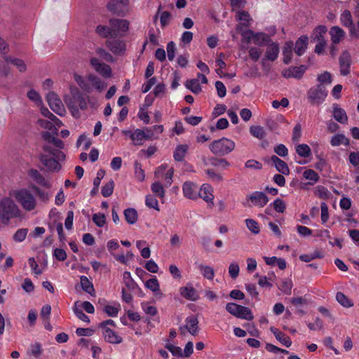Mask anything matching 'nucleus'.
Segmentation results:
<instances>
[{"instance_id":"1","label":"nucleus","mask_w":359,"mask_h":359,"mask_svg":"<svg viewBox=\"0 0 359 359\" xmlns=\"http://www.w3.org/2000/svg\"><path fill=\"white\" fill-rule=\"evenodd\" d=\"M41 136L46 142L42 146L43 154H46L49 156H54L60 160H65V155L61 151L65 147L64 142L47 131L43 132Z\"/></svg>"},{"instance_id":"2","label":"nucleus","mask_w":359,"mask_h":359,"mask_svg":"<svg viewBox=\"0 0 359 359\" xmlns=\"http://www.w3.org/2000/svg\"><path fill=\"white\" fill-rule=\"evenodd\" d=\"M20 210L15 202L8 198H4L0 203V217L4 223H8L11 219L18 217Z\"/></svg>"},{"instance_id":"3","label":"nucleus","mask_w":359,"mask_h":359,"mask_svg":"<svg viewBox=\"0 0 359 359\" xmlns=\"http://www.w3.org/2000/svg\"><path fill=\"white\" fill-rule=\"evenodd\" d=\"M235 142L228 138L222 137L214 140L209 146L210 150L216 156H224L235 149Z\"/></svg>"},{"instance_id":"4","label":"nucleus","mask_w":359,"mask_h":359,"mask_svg":"<svg viewBox=\"0 0 359 359\" xmlns=\"http://www.w3.org/2000/svg\"><path fill=\"white\" fill-rule=\"evenodd\" d=\"M15 198L26 211H32L36 207V201L30 191L22 189L16 191Z\"/></svg>"},{"instance_id":"5","label":"nucleus","mask_w":359,"mask_h":359,"mask_svg":"<svg viewBox=\"0 0 359 359\" xmlns=\"http://www.w3.org/2000/svg\"><path fill=\"white\" fill-rule=\"evenodd\" d=\"M327 31L326 26L318 25L313 30L311 39L312 41L317 42L315 46L314 52L320 55L323 54L325 47L327 46V41L325 40V35Z\"/></svg>"},{"instance_id":"6","label":"nucleus","mask_w":359,"mask_h":359,"mask_svg":"<svg viewBox=\"0 0 359 359\" xmlns=\"http://www.w3.org/2000/svg\"><path fill=\"white\" fill-rule=\"evenodd\" d=\"M327 95L325 87L322 84H318L311 87L307 92V98L311 105L322 104Z\"/></svg>"},{"instance_id":"7","label":"nucleus","mask_w":359,"mask_h":359,"mask_svg":"<svg viewBox=\"0 0 359 359\" xmlns=\"http://www.w3.org/2000/svg\"><path fill=\"white\" fill-rule=\"evenodd\" d=\"M226 310L230 314L238 318L252 320L254 318L251 310L248 307L233 302L227 303Z\"/></svg>"},{"instance_id":"8","label":"nucleus","mask_w":359,"mask_h":359,"mask_svg":"<svg viewBox=\"0 0 359 359\" xmlns=\"http://www.w3.org/2000/svg\"><path fill=\"white\" fill-rule=\"evenodd\" d=\"M269 202L268 196L262 191H254L249 195L245 201L242 203L243 205L248 208L257 206L258 208L264 207Z\"/></svg>"},{"instance_id":"9","label":"nucleus","mask_w":359,"mask_h":359,"mask_svg":"<svg viewBox=\"0 0 359 359\" xmlns=\"http://www.w3.org/2000/svg\"><path fill=\"white\" fill-rule=\"evenodd\" d=\"M46 100L50 108L60 116L65 114L66 111L64 104L60 97L54 92H49L46 95Z\"/></svg>"},{"instance_id":"10","label":"nucleus","mask_w":359,"mask_h":359,"mask_svg":"<svg viewBox=\"0 0 359 359\" xmlns=\"http://www.w3.org/2000/svg\"><path fill=\"white\" fill-rule=\"evenodd\" d=\"M39 159L42 164L49 171L58 172L61 170L62 167L59 163L61 160L57 159L54 156H49L46 154H40Z\"/></svg>"},{"instance_id":"11","label":"nucleus","mask_w":359,"mask_h":359,"mask_svg":"<svg viewBox=\"0 0 359 359\" xmlns=\"http://www.w3.org/2000/svg\"><path fill=\"white\" fill-rule=\"evenodd\" d=\"M90 64L95 70L105 78H109L111 76V69L109 65L101 62L97 58L92 57Z\"/></svg>"},{"instance_id":"12","label":"nucleus","mask_w":359,"mask_h":359,"mask_svg":"<svg viewBox=\"0 0 359 359\" xmlns=\"http://www.w3.org/2000/svg\"><path fill=\"white\" fill-rule=\"evenodd\" d=\"M307 67L305 65H300L299 67H291L282 71V76L286 79L294 78L297 79H301Z\"/></svg>"},{"instance_id":"13","label":"nucleus","mask_w":359,"mask_h":359,"mask_svg":"<svg viewBox=\"0 0 359 359\" xmlns=\"http://www.w3.org/2000/svg\"><path fill=\"white\" fill-rule=\"evenodd\" d=\"M198 198H203L208 205L213 206L214 196L212 194V188L208 184H204L201 186L200 189L197 191Z\"/></svg>"},{"instance_id":"14","label":"nucleus","mask_w":359,"mask_h":359,"mask_svg":"<svg viewBox=\"0 0 359 359\" xmlns=\"http://www.w3.org/2000/svg\"><path fill=\"white\" fill-rule=\"evenodd\" d=\"M340 66V73L343 76H346L350 73L351 55L348 50H344L339 58Z\"/></svg>"},{"instance_id":"15","label":"nucleus","mask_w":359,"mask_h":359,"mask_svg":"<svg viewBox=\"0 0 359 359\" xmlns=\"http://www.w3.org/2000/svg\"><path fill=\"white\" fill-rule=\"evenodd\" d=\"M184 196L191 200L198 199V186L191 182H185L182 186Z\"/></svg>"},{"instance_id":"16","label":"nucleus","mask_w":359,"mask_h":359,"mask_svg":"<svg viewBox=\"0 0 359 359\" xmlns=\"http://www.w3.org/2000/svg\"><path fill=\"white\" fill-rule=\"evenodd\" d=\"M109 24L112 28L113 32L116 33V36L118 32H125L128 29L129 22L126 20L111 19L109 20Z\"/></svg>"},{"instance_id":"17","label":"nucleus","mask_w":359,"mask_h":359,"mask_svg":"<svg viewBox=\"0 0 359 359\" xmlns=\"http://www.w3.org/2000/svg\"><path fill=\"white\" fill-rule=\"evenodd\" d=\"M330 39L332 43L339 44L345 38V32L338 26H333L329 31Z\"/></svg>"},{"instance_id":"18","label":"nucleus","mask_w":359,"mask_h":359,"mask_svg":"<svg viewBox=\"0 0 359 359\" xmlns=\"http://www.w3.org/2000/svg\"><path fill=\"white\" fill-rule=\"evenodd\" d=\"M180 294L187 300L196 302L199 299L196 290L189 284L180 289Z\"/></svg>"},{"instance_id":"19","label":"nucleus","mask_w":359,"mask_h":359,"mask_svg":"<svg viewBox=\"0 0 359 359\" xmlns=\"http://www.w3.org/2000/svg\"><path fill=\"white\" fill-rule=\"evenodd\" d=\"M267 45L269 46L266 48L264 57L268 60L272 62L275 61L278 57L280 51L279 46L277 43L273 42L272 41Z\"/></svg>"},{"instance_id":"20","label":"nucleus","mask_w":359,"mask_h":359,"mask_svg":"<svg viewBox=\"0 0 359 359\" xmlns=\"http://www.w3.org/2000/svg\"><path fill=\"white\" fill-rule=\"evenodd\" d=\"M332 109V115L334 118L340 123H346L348 116L345 110L339 107L337 104H333Z\"/></svg>"},{"instance_id":"21","label":"nucleus","mask_w":359,"mask_h":359,"mask_svg":"<svg viewBox=\"0 0 359 359\" xmlns=\"http://www.w3.org/2000/svg\"><path fill=\"white\" fill-rule=\"evenodd\" d=\"M340 20L344 27L350 28L351 34H354L355 27L353 26L352 15L349 11L346 10L343 11L341 14Z\"/></svg>"},{"instance_id":"22","label":"nucleus","mask_w":359,"mask_h":359,"mask_svg":"<svg viewBox=\"0 0 359 359\" xmlns=\"http://www.w3.org/2000/svg\"><path fill=\"white\" fill-rule=\"evenodd\" d=\"M271 161L274 164L276 170L285 175H288L290 174V169L287 166V164L279 158L277 156L273 155L271 157Z\"/></svg>"},{"instance_id":"23","label":"nucleus","mask_w":359,"mask_h":359,"mask_svg":"<svg viewBox=\"0 0 359 359\" xmlns=\"http://www.w3.org/2000/svg\"><path fill=\"white\" fill-rule=\"evenodd\" d=\"M103 336L105 341L111 344H120L123 340L121 336L110 328H106L104 330Z\"/></svg>"},{"instance_id":"24","label":"nucleus","mask_w":359,"mask_h":359,"mask_svg":"<svg viewBox=\"0 0 359 359\" xmlns=\"http://www.w3.org/2000/svg\"><path fill=\"white\" fill-rule=\"evenodd\" d=\"M106 45L109 49L115 54H121L125 50V43L118 40H108Z\"/></svg>"},{"instance_id":"25","label":"nucleus","mask_w":359,"mask_h":359,"mask_svg":"<svg viewBox=\"0 0 359 359\" xmlns=\"http://www.w3.org/2000/svg\"><path fill=\"white\" fill-rule=\"evenodd\" d=\"M308 36H300L295 43L294 52L295 53L301 56L304 54V53L307 49L308 46Z\"/></svg>"},{"instance_id":"26","label":"nucleus","mask_w":359,"mask_h":359,"mask_svg":"<svg viewBox=\"0 0 359 359\" xmlns=\"http://www.w3.org/2000/svg\"><path fill=\"white\" fill-rule=\"evenodd\" d=\"M186 328L188 330L189 332L196 336L198 332V318L194 316H189L186 318Z\"/></svg>"},{"instance_id":"27","label":"nucleus","mask_w":359,"mask_h":359,"mask_svg":"<svg viewBox=\"0 0 359 359\" xmlns=\"http://www.w3.org/2000/svg\"><path fill=\"white\" fill-rule=\"evenodd\" d=\"M151 135H152V133L151 135L147 134L144 130L137 129L133 132L132 140L134 144L141 145L144 140L149 139Z\"/></svg>"},{"instance_id":"28","label":"nucleus","mask_w":359,"mask_h":359,"mask_svg":"<svg viewBox=\"0 0 359 359\" xmlns=\"http://www.w3.org/2000/svg\"><path fill=\"white\" fill-rule=\"evenodd\" d=\"M29 175L39 184L49 188L50 184L48 180L37 170L32 169L29 172Z\"/></svg>"},{"instance_id":"29","label":"nucleus","mask_w":359,"mask_h":359,"mask_svg":"<svg viewBox=\"0 0 359 359\" xmlns=\"http://www.w3.org/2000/svg\"><path fill=\"white\" fill-rule=\"evenodd\" d=\"M330 144L332 147L340 145L348 147L350 144V141L344 134L337 133L331 137Z\"/></svg>"},{"instance_id":"30","label":"nucleus","mask_w":359,"mask_h":359,"mask_svg":"<svg viewBox=\"0 0 359 359\" xmlns=\"http://www.w3.org/2000/svg\"><path fill=\"white\" fill-rule=\"evenodd\" d=\"M189 149L187 144H179L176 147L173 152V158L175 161L182 162L184 161V156H186Z\"/></svg>"},{"instance_id":"31","label":"nucleus","mask_w":359,"mask_h":359,"mask_svg":"<svg viewBox=\"0 0 359 359\" xmlns=\"http://www.w3.org/2000/svg\"><path fill=\"white\" fill-rule=\"evenodd\" d=\"M253 42L255 45L262 46L271 42L270 36L264 32H255Z\"/></svg>"},{"instance_id":"32","label":"nucleus","mask_w":359,"mask_h":359,"mask_svg":"<svg viewBox=\"0 0 359 359\" xmlns=\"http://www.w3.org/2000/svg\"><path fill=\"white\" fill-rule=\"evenodd\" d=\"M271 331L273 332L276 339L286 347H290L292 344L290 338L285 333L280 332L278 329L271 327Z\"/></svg>"},{"instance_id":"33","label":"nucleus","mask_w":359,"mask_h":359,"mask_svg":"<svg viewBox=\"0 0 359 359\" xmlns=\"http://www.w3.org/2000/svg\"><path fill=\"white\" fill-rule=\"evenodd\" d=\"M88 80L90 84L94 86L98 92H102L107 86L106 83L103 82L100 78L93 74H89L88 76Z\"/></svg>"},{"instance_id":"34","label":"nucleus","mask_w":359,"mask_h":359,"mask_svg":"<svg viewBox=\"0 0 359 359\" xmlns=\"http://www.w3.org/2000/svg\"><path fill=\"white\" fill-rule=\"evenodd\" d=\"M81 285L83 291L90 294V295H95V289L92 282L85 276L80 277Z\"/></svg>"},{"instance_id":"35","label":"nucleus","mask_w":359,"mask_h":359,"mask_svg":"<svg viewBox=\"0 0 359 359\" xmlns=\"http://www.w3.org/2000/svg\"><path fill=\"white\" fill-rule=\"evenodd\" d=\"M293 43L292 41H287L285 43L283 50V62L288 65L292 57Z\"/></svg>"},{"instance_id":"36","label":"nucleus","mask_w":359,"mask_h":359,"mask_svg":"<svg viewBox=\"0 0 359 359\" xmlns=\"http://www.w3.org/2000/svg\"><path fill=\"white\" fill-rule=\"evenodd\" d=\"M125 219L129 224H134L137 222L138 215L135 209L129 208L123 211Z\"/></svg>"},{"instance_id":"37","label":"nucleus","mask_w":359,"mask_h":359,"mask_svg":"<svg viewBox=\"0 0 359 359\" xmlns=\"http://www.w3.org/2000/svg\"><path fill=\"white\" fill-rule=\"evenodd\" d=\"M185 86L194 94H198L202 90L198 79L187 80L185 83Z\"/></svg>"},{"instance_id":"38","label":"nucleus","mask_w":359,"mask_h":359,"mask_svg":"<svg viewBox=\"0 0 359 359\" xmlns=\"http://www.w3.org/2000/svg\"><path fill=\"white\" fill-rule=\"evenodd\" d=\"M74 80L76 82V83L79 85V86L85 92L90 93L91 92V87L90 82L88 80H86L84 78H83L81 76L78 74H74Z\"/></svg>"},{"instance_id":"39","label":"nucleus","mask_w":359,"mask_h":359,"mask_svg":"<svg viewBox=\"0 0 359 359\" xmlns=\"http://www.w3.org/2000/svg\"><path fill=\"white\" fill-rule=\"evenodd\" d=\"M5 60L15 65L20 72H25L27 69V66L25 62L19 58H13L11 57H5Z\"/></svg>"},{"instance_id":"40","label":"nucleus","mask_w":359,"mask_h":359,"mask_svg":"<svg viewBox=\"0 0 359 359\" xmlns=\"http://www.w3.org/2000/svg\"><path fill=\"white\" fill-rule=\"evenodd\" d=\"M74 97L76 98V107L79 106L81 109H86L88 107L87 98L80 92L76 90L74 92ZM78 111V109L76 110Z\"/></svg>"},{"instance_id":"41","label":"nucleus","mask_w":359,"mask_h":359,"mask_svg":"<svg viewBox=\"0 0 359 359\" xmlns=\"http://www.w3.org/2000/svg\"><path fill=\"white\" fill-rule=\"evenodd\" d=\"M198 269L202 275L208 280H212L215 277V271L212 267L210 266H205L200 264Z\"/></svg>"},{"instance_id":"42","label":"nucleus","mask_w":359,"mask_h":359,"mask_svg":"<svg viewBox=\"0 0 359 359\" xmlns=\"http://www.w3.org/2000/svg\"><path fill=\"white\" fill-rule=\"evenodd\" d=\"M336 299L337 302L344 307L350 308L353 306L352 301L341 292L337 293Z\"/></svg>"},{"instance_id":"43","label":"nucleus","mask_w":359,"mask_h":359,"mask_svg":"<svg viewBox=\"0 0 359 359\" xmlns=\"http://www.w3.org/2000/svg\"><path fill=\"white\" fill-rule=\"evenodd\" d=\"M96 32L102 37H107L109 36H116V33L112 31L111 27L109 28L105 25H98L96 28Z\"/></svg>"},{"instance_id":"44","label":"nucleus","mask_w":359,"mask_h":359,"mask_svg":"<svg viewBox=\"0 0 359 359\" xmlns=\"http://www.w3.org/2000/svg\"><path fill=\"white\" fill-rule=\"evenodd\" d=\"M151 189L152 192L160 198L165 197V192L163 186L159 182H154L151 186Z\"/></svg>"},{"instance_id":"45","label":"nucleus","mask_w":359,"mask_h":359,"mask_svg":"<svg viewBox=\"0 0 359 359\" xmlns=\"http://www.w3.org/2000/svg\"><path fill=\"white\" fill-rule=\"evenodd\" d=\"M123 281L126 285V286L131 290H135V288L138 287L137 283L134 281V280L131 277V274L128 271H125L123 273Z\"/></svg>"},{"instance_id":"46","label":"nucleus","mask_w":359,"mask_h":359,"mask_svg":"<svg viewBox=\"0 0 359 359\" xmlns=\"http://www.w3.org/2000/svg\"><path fill=\"white\" fill-rule=\"evenodd\" d=\"M296 152L302 157H309L311 154L310 147L306 144H301L297 146Z\"/></svg>"},{"instance_id":"47","label":"nucleus","mask_w":359,"mask_h":359,"mask_svg":"<svg viewBox=\"0 0 359 359\" xmlns=\"http://www.w3.org/2000/svg\"><path fill=\"white\" fill-rule=\"evenodd\" d=\"M303 176L305 179L312 181L311 182L309 183L311 185H313L319 180L318 173L311 169L306 170L303 172Z\"/></svg>"},{"instance_id":"48","label":"nucleus","mask_w":359,"mask_h":359,"mask_svg":"<svg viewBox=\"0 0 359 359\" xmlns=\"http://www.w3.org/2000/svg\"><path fill=\"white\" fill-rule=\"evenodd\" d=\"M250 132L252 135L258 139H262L266 136V133L264 128L259 126H251L250 128Z\"/></svg>"},{"instance_id":"49","label":"nucleus","mask_w":359,"mask_h":359,"mask_svg":"<svg viewBox=\"0 0 359 359\" xmlns=\"http://www.w3.org/2000/svg\"><path fill=\"white\" fill-rule=\"evenodd\" d=\"M248 229L254 234H258L260 231L259 224L253 219H246L245 221Z\"/></svg>"},{"instance_id":"50","label":"nucleus","mask_w":359,"mask_h":359,"mask_svg":"<svg viewBox=\"0 0 359 359\" xmlns=\"http://www.w3.org/2000/svg\"><path fill=\"white\" fill-rule=\"evenodd\" d=\"M76 98L74 97V92L72 93V96L66 95L64 101L67 107L72 111L76 110Z\"/></svg>"},{"instance_id":"51","label":"nucleus","mask_w":359,"mask_h":359,"mask_svg":"<svg viewBox=\"0 0 359 359\" xmlns=\"http://www.w3.org/2000/svg\"><path fill=\"white\" fill-rule=\"evenodd\" d=\"M315 194L323 199H327L331 196L330 192L323 186H318L316 188Z\"/></svg>"},{"instance_id":"52","label":"nucleus","mask_w":359,"mask_h":359,"mask_svg":"<svg viewBox=\"0 0 359 359\" xmlns=\"http://www.w3.org/2000/svg\"><path fill=\"white\" fill-rule=\"evenodd\" d=\"M114 188V182L113 180H110L106 184H104L101 190V193L104 197H109L113 194Z\"/></svg>"},{"instance_id":"53","label":"nucleus","mask_w":359,"mask_h":359,"mask_svg":"<svg viewBox=\"0 0 359 359\" xmlns=\"http://www.w3.org/2000/svg\"><path fill=\"white\" fill-rule=\"evenodd\" d=\"M292 288V283L290 280L283 279L281 280L279 289L285 294H290Z\"/></svg>"},{"instance_id":"54","label":"nucleus","mask_w":359,"mask_h":359,"mask_svg":"<svg viewBox=\"0 0 359 359\" xmlns=\"http://www.w3.org/2000/svg\"><path fill=\"white\" fill-rule=\"evenodd\" d=\"M145 203L146 205L149 208H154L157 211L160 210L158 200L151 195H148L146 196Z\"/></svg>"},{"instance_id":"55","label":"nucleus","mask_w":359,"mask_h":359,"mask_svg":"<svg viewBox=\"0 0 359 359\" xmlns=\"http://www.w3.org/2000/svg\"><path fill=\"white\" fill-rule=\"evenodd\" d=\"M165 348L170 351L174 356L184 357L182 350L179 346H174L170 343H166Z\"/></svg>"},{"instance_id":"56","label":"nucleus","mask_w":359,"mask_h":359,"mask_svg":"<svg viewBox=\"0 0 359 359\" xmlns=\"http://www.w3.org/2000/svg\"><path fill=\"white\" fill-rule=\"evenodd\" d=\"M135 167V177L140 182H142L144 180L145 175L144 171L142 168L141 163L138 161H135L134 164Z\"/></svg>"},{"instance_id":"57","label":"nucleus","mask_w":359,"mask_h":359,"mask_svg":"<svg viewBox=\"0 0 359 359\" xmlns=\"http://www.w3.org/2000/svg\"><path fill=\"white\" fill-rule=\"evenodd\" d=\"M93 222L99 227H102L106 223V217L103 213H96L93 215Z\"/></svg>"},{"instance_id":"58","label":"nucleus","mask_w":359,"mask_h":359,"mask_svg":"<svg viewBox=\"0 0 359 359\" xmlns=\"http://www.w3.org/2000/svg\"><path fill=\"white\" fill-rule=\"evenodd\" d=\"M318 81L320 82V84L323 85V83L330 84L332 83V75L330 72L325 71L323 74H320L318 76Z\"/></svg>"},{"instance_id":"59","label":"nucleus","mask_w":359,"mask_h":359,"mask_svg":"<svg viewBox=\"0 0 359 359\" xmlns=\"http://www.w3.org/2000/svg\"><path fill=\"white\" fill-rule=\"evenodd\" d=\"M120 310V305L118 304V306H114L111 305H107L104 308V311L111 317L117 316L118 311Z\"/></svg>"},{"instance_id":"60","label":"nucleus","mask_w":359,"mask_h":359,"mask_svg":"<svg viewBox=\"0 0 359 359\" xmlns=\"http://www.w3.org/2000/svg\"><path fill=\"white\" fill-rule=\"evenodd\" d=\"M145 286L154 292L159 291V283L156 278L149 279L146 282Z\"/></svg>"},{"instance_id":"61","label":"nucleus","mask_w":359,"mask_h":359,"mask_svg":"<svg viewBox=\"0 0 359 359\" xmlns=\"http://www.w3.org/2000/svg\"><path fill=\"white\" fill-rule=\"evenodd\" d=\"M27 234V229H20L15 233L13 238L16 242H22L25 239Z\"/></svg>"},{"instance_id":"62","label":"nucleus","mask_w":359,"mask_h":359,"mask_svg":"<svg viewBox=\"0 0 359 359\" xmlns=\"http://www.w3.org/2000/svg\"><path fill=\"white\" fill-rule=\"evenodd\" d=\"M241 41L243 43H245L246 44L250 43L251 40L254 39V31L251 29H248L244 32H241Z\"/></svg>"},{"instance_id":"63","label":"nucleus","mask_w":359,"mask_h":359,"mask_svg":"<svg viewBox=\"0 0 359 359\" xmlns=\"http://www.w3.org/2000/svg\"><path fill=\"white\" fill-rule=\"evenodd\" d=\"M167 53H168V57L170 61H172L175 57V43L173 41H170L167 44Z\"/></svg>"},{"instance_id":"64","label":"nucleus","mask_w":359,"mask_h":359,"mask_svg":"<svg viewBox=\"0 0 359 359\" xmlns=\"http://www.w3.org/2000/svg\"><path fill=\"white\" fill-rule=\"evenodd\" d=\"M273 207L277 212H283L285 210V203L280 198H276L273 203Z\"/></svg>"}]
</instances>
